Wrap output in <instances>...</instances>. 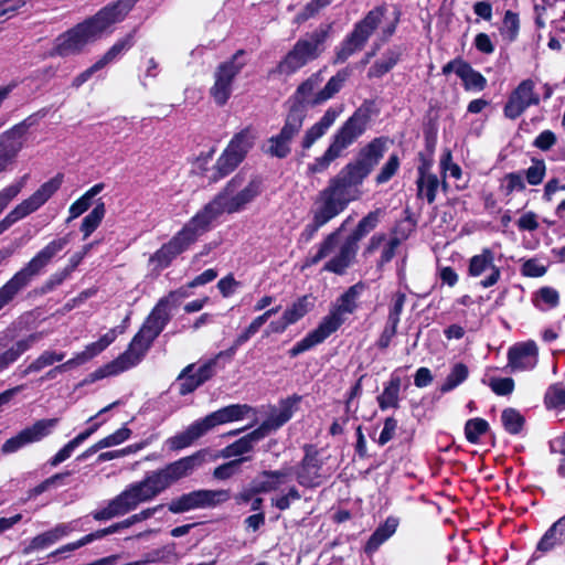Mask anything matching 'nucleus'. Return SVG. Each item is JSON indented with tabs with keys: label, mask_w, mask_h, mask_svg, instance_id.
<instances>
[{
	"label": "nucleus",
	"mask_w": 565,
	"mask_h": 565,
	"mask_svg": "<svg viewBox=\"0 0 565 565\" xmlns=\"http://www.w3.org/2000/svg\"><path fill=\"white\" fill-rule=\"evenodd\" d=\"M44 337L43 332H34L25 338L18 340L8 350L0 354V373L6 371L10 365L19 360V358L29 351L35 343Z\"/></svg>",
	"instance_id": "28"
},
{
	"label": "nucleus",
	"mask_w": 565,
	"mask_h": 565,
	"mask_svg": "<svg viewBox=\"0 0 565 565\" xmlns=\"http://www.w3.org/2000/svg\"><path fill=\"white\" fill-rule=\"evenodd\" d=\"M370 119L369 108H358L331 136L328 148L308 166V171L313 174L326 171L335 159L343 154L347 148L365 132Z\"/></svg>",
	"instance_id": "4"
},
{
	"label": "nucleus",
	"mask_w": 565,
	"mask_h": 565,
	"mask_svg": "<svg viewBox=\"0 0 565 565\" xmlns=\"http://www.w3.org/2000/svg\"><path fill=\"white\" fill-rule=\"evenodd\" d=\"M76 530V521L68 523H60L53 529L41 533L33 537L30 544L25 547L24 553L29 554L34 551L45 550L49 546L55 544L63 537H66L70 533Z\"/></svg>",
	"instance_id": "27"
},
{
	"label": "nucleus",
	"mask_w": 565,
	"mask_h": 565,
	"mask_svg": "<svg viewBox=\"0 0 565 565\" xmlns=\"http://www.w3.org/2000/svg\"><path fill=\"white\" fill-rule=\"evenodd\" d=\"M170 309L171 306L167 303V300L161 298L141 328L157 338L171 318Z\"/></svg>",
	"instance_id": "33"
},
{
	"label": "nucleus",
	"mask_w": 565,
	"mask_h": 565,
	"mask_svg": "<svg viewBox=\"0 0 565 565\" xmlns=\"http://www.w3.org/2000/svg\"><path fill=\"white\" fill-rule=\"evenodd\" d=\"M138 0H118L100 9L94 17L78 23L58 35L50 56H71L81 53L84 47L109 31L113 24L125 19Z\"/></svg>",
	"instance_id": "2"
},
{
	"label": "nucleus",
	"mask_w": 565,
	"mask_h": 565,
	"mask_svg": "<svg viewBox=\"0 0 565 565\" xmlns=\"http://www.w3.org/2000/svg\"><path fill=\"white\" fill-rule=\"evenodd\" d=\"M342 213L330 202L317 194L310 210L311 222L308 223L299 236V243L308 244L316 236L320 227L324 226L335 216Z\"/></svg>",
	"instance_id": "16"
},
{
	"label": "nucleus",
	"mask_w": 565,
	"mask_h": 565,
	"mask_svg": "<svg viewBox=\"0 0 565 565\" xmlns=\"http://www.w3.org/2000/svg\"><path fill=\"white\" fill-rule=\"evenodd\" d=\"M401 385V377L392 375L383 393L377 397V403L382 411L398 407Z\"/></svg>",
	"instance_id": "42"
},
{
	"label": "nucleus",
	"mask_w": 565,
	"mask_h": 565,
	"mask_svg": "<svg viewBox=\"0 0 565 565\" xmlns=\"http://www.w3.org/2000/svg\"><path fill=\"white\" fill-rule=\"evenodd\" d=\"M106 213L105 204L99 202L96 206L83 218L81 231L86 239L102 223Z\"/></svg>",
	"instance_id": "50"
},
{
	"label": "nucleus",
	"mask_w": 565,
	"mask_h": 565,
	"mask_svg": "<svg viewBox=\"0 0 565 565\" xmlns=\"http://www.w3.org/2000/svg\"><path fill=\"white\" fill-rule=\"evenodd\" d=\"M539 103L540 97L534 92V83L531 79H524L511 93L504 106V115L509 119H516L530 106L537 105Z\"/></svg>",
	"instance_id": "19"
},
{
	"label": "nucleus",
	"mask_w": 565,
	"mask_h": 565,
	"mask_svg": "<svg viewBox=\"0 0 565 565\" xmlns=\"http://www.w3.org/2000/svg\"><path fill=\"white\" fill-rule=\"evenodd\" d=\"M249 414L255 415L254 409L249 405L232 404L206 415L201 420L209 433L218 425L242 420L248 417Z\"/></svg>",
	"instance_id": "23"
},
{
	"label": "nucleus",
	"mask_w": 565,
	"mask_h": 565,
	"mask_svg": "<svg viewBox=\"0 0 565 565\" xmlns=\"http://www.w3.org/2000/svg\"><path fill=\"white\" fill-rule=\"evenodd\" d=\"M539 361V348L535 341L515 343L508 351V366L512 371L533 370Z\"/></svg>",
	"instance_id": "22"
},
{
	"label": "nucleus",
	"mask_w": 565,
	"mask_h": 565,
	"mask_svg": "<svg viewBox=\"0 0 565 565\" xmlns=\"http://www.w3.org/2000/svg\"><path fill=\"white\" fill-rule=\"evenodd\" d=\"M383 10L376 8L370 11L366 17L355 24L353 31L337 47L334 63H344L355 52L362 50L369 38L380 24Z\"/></svg>",
	"instance_id": "11"
},
{
	"label": "nucleus",
	"mask_w": 565,
	"mask_h": 565,
	"mask_svg": "<svg viewBox=\"0 0 565 565\" xmlns=\"http://www.w3.org/2000/svg\"><path fill=\"white\" fill-rule=\"evenodd\" d=\"M342 111L343 106L328 108L323 116L312 126H310L302 135L300 141L302 150H309L320 138H322L333 126Z\"/></svg>",
	"instance_id": "24"
},
{
	"label": "nucleus",
	"mask_w": 565,
	"mask_h": 565,
	"mask_svg": "<svg viewBox=\"0 0 565 565\" xmlns=\"http://www.w3.org/2000/svg\"><path fill=\"white\" fill-rule=\"evenodd\" d=\"M399 168V158L397 154L393 153L390 156L388 160L381 168V171L376 175L375 181L379 184L386 183L397 172Z\"/></svg>",
	"instance_id": "63"
},
{
	"label": "nucleus",
	"mask_w": 565,
	"mask_h": 565,
	"mask_svg": "<svg viewBox=\"0 0 565 565\" xmlns=\"http://www.w3.org/2000/svg\"><path fill=\"white\" fill-rule=\"evenodd\" d=\"M340 231L341 228L327 235V237L319 244L317 253L306 259L307 266L317 265L319 262L330 255V253L335 248L338 244Z\"/></svg>",
	"instance_id": "48"
},
{
	"label": "nucleus",
	"mask_w": 565,
	"mask_h": 565,
	"mask_svg": "<svg viewBox=\"0 0 565 565\" xmlns=\"http://www.w3.org/2000/svg\"><path fill=\"white\" fill-rule=\"evenodd\" d=\"M104 349L98 341L88 344L82 352L76 353L71 360L75 366L82 365L99 354Z\"/></svg>",
	"instance_id": "64"
},
{
	"label": "nucleus",
	"mask_w": 565,
	"mask_h": 565,
	"mask_svg": "<svg viewBox=\"0 0 565 565\" xmlns=\"http://www.w3.org/2000/svg\"><path fill=\"white\" fill-rule=\"evenodd\" d=\"M230 498L231 493L228 490L200 489L173 499L168 508L170 512L178 514L195 509L214 508L226 502Z\"/></svg>",
	"instance_id": "13"
},
{
	"label": "nucleus",
	"mask_w": 565,
	"mask_h": 565,
	"mask_svg": "<svg viewBox=\"0 0 565 565\" xmlns=\"http://www.w3.org/2000/svg\"><path fill=\"white\" fill-rule=\"evenodd\" d=\"M381 216V210H375L373 212H370L366 216H364L358 224L356 228L353 231V233L348 237L352 242H354L358 245V242L363 238L367 233H370L372 230H374L379 222Z\"/></svg>",
	"instance_id": "49"
},
{
	"label": "nucleus",
	"mask_w": 565,
	"mask_h": 565,
	"mask_svg": "<svg viewBox=\"0 0 565 565\" xmlns=\"http://www.w3.org/2000/svg\"><path fill=\"white\" fill-rule=\"evenodd\" d=\"M313 308L311 296H302L288 306L281 317L268 326L267 333H282L287 328L302 319Z\"/></svg>",
	"instance_id": "20"
},
{
	"label": "nucleus",
	"mask_w": 565,
	"mask_h": 565,
	"mask_svg": "<svg viewBox=\"0 0 565 565\" xmlns=\"http://www.w3.org/2000/svg\"><path fill=\"white\" fill-rule=\"evenodd\" d=\"M469 371L468 367L462 363H457L451 369L450 373L447 375L444 384L440 387L443 393H447L456 388L468 377Z\"/></svg>",
	"instance_id": "52"
},
{
	"label": "nucleus",
	"mask_w": 565,
	"mask_h": 565,
	"mask_svg": "<svg viewBox=\"0 0 565 565\" xmlns=\"http://www.w3.org/2000/svg\"><path fill=\"white\" fill-rule=\"evenodd\" d=\"M247 459L248 458H238L216 467L213 471V477L217 480L230 479L238 471L239 465Z\"/></svg>",
	"instance_id": "62"
},
{
	"label": "nucleus",
	"mask_w": 565,
	"mask_h": 565,
	"mask_svg": "<svg viewBox=\"0 0 565 565\" xmlns=\"http://www.w3.org/2000/svg\"><path fill=\"white\" fill-rule=\"evenodd\" d=\"M416 185L418 198L426 199L431 204L436 199L439 180L436 174L428 171V167L425 163L418 168Z\"/></svg>",
	"instance_id": "34"
},
{
	"label": "nucleus",
	"mask_w": 565,
	"mask_h": 565,
	"mask_svg": "<svg viewBox=\"0 0 565 565\" xmlns=\"http://www.w3.org/2000/svg\"><path fill=\"white\" fill-rule=\"evenodd\" d=\"M306 113L299 106H291L279 132L263 145V152L271 158L285 159L291 153V145L300 134Z\"/></svg>",
	"instance_id": "9"
},
{
	"label": "nucleus",
	"mask_w": 565,
	"mask_h": 565,
	"mask_svg": "<svg viewBox=\"0 0 565 565\" xmlns=\"http://www.w3.org/2000/svg\"><path fill=\"white\" fill-rule=\"evenodd\" d=\"M406 301V295L403 292H396L393 297L392 303L388 309L387 322L394 326H398L401 315L404 309Z\"/></svg>",
	"instance_id": "61"
},
{
	"label": "nucleus",
	"mask_w": 565,
	"mask_h": 565,
	"mask_svg": "<svg viewBox=\"0 0 565 565\" xmlns=\"http://www.w3.org/2000/svg\"><path fill=\"white\" fill-rule=\"evenodd\" d=\"M134 44L132 34L118 40L97 62L96 67H105L107 64L115 61L124 52L128 51Z\"/></svg>",
	"instance_id": "47"
},
{
	"label": "nucleus",
	"mask_w": 565,
	"mask_h": 565,
	"mask_svg": "<svg viewBox=\"0 0 565 565\" xmlns=\"http://www.w3.org/2000/svg\"><path fill=\"white\" fill-rule=\"evenodd\" d=\"M401 52L397 50H388L381 60L376 61L369 70L367 76L382 77L390 72L398 62Z\"/></svg>",
	"instance_id": "46"
},
{
	"label": "nucleus",
	"mask_w": 565,
	"mask_h": 565,
	"mask_svg": "<svg viewBox=\"0 0 565 565\" xmlns=\"http://www.w3.org/2000/svg\"><path fill=\"white\" fill-rule=\"evenodd\" d=\"M356 252L358 245L350 238H347L340 246L339 252L324 264L323 269L338 275L343 274L351 265Z\"/></svg>",
	"instance_id": "31"
},
{
	"label": "nucleus",
	"mask_w": 565,
	"mask_h": 565,
	"mask_svg": "<svg viewBox=\"0 0 565 565\" xmlns=\"http://www.w3.org/2000/svg\"><path fill=\"white\" fill-rule=\"evenodd\" d=\"M385 141L381 138L372 140L359 153L358 161L371 172L384 154Z\"/></svg>",
	"instance_id": "38"
},
{
	"label": "nucleus",
	"mask_w": 565,
	"mask_h": 565,
	"mask_svg": "<svg viewBox=\"0 0 565 565\" xmlns=\"http://www.w3.org/2000/svg\"><path fill=\"white\" fill-rule=\"evenodd\" d=\"M180 385V394L186 395L195 391L201 384L194 373V365H188L178 377Z\"/></svg>",
	"instance_id": "53"
},
{
	"label": "nucleus",
	"mask_w": 565,
	"mask_h": 565,
	"mask_svg": "<svg viewBox=\"0 0 565 565\" xmlns=\"http://www.w3.org/2000/svg\"><path fill=\"white\" fill-rule=\"evenodd\" d=\"M399 245L401 238L398 236H386L385 234L377 233L370 238L369 244L363 252V255L365 257H369L381 248V256L377 262V266L383 267L385 264L390 263L393 259L396 249Z\"/></svg>",
	"instance_id": "25"
},
{
	"label": "nucleus",
	"mask_w": 565,
	"mask_h": 565,
	"mask_svg": "<svg viewBox=\"0 0 565 565\" xmlns=\"http://www.w3.org/2000/svg\"><path fill=\"white\" fill-rule=\"evenodd\" d=\"M154 339L156 337L140 328L124 353L90 374L92 381L115 376L136 366L150 349Z\"/></svg>",
	"instance_id": "8"
},
{
	"label": "nucleus",
	"mask_w": 565,
	"mask_h": 565,
	"mask_svg": "<svg viewBox=\"0 0 565 565\" xmlns=\"http://www.w3.org/2000/svg\"><path fill=\"white\" fill-rule=\"evenodd\" d=\"M494 254L490 248H483L478 255L471 257L469 263V274L472 277H480L483 274L488 276L480 281L483 288H489L498 282L501 277V270L494 265Z\"/></svg>",
	"instance_id": "21"
},
{
	"label": "nucleus",
	"mask_w": 565,
	"mask_h": 565,
	"mask_svg": "<svg viewBox=\"0 0 565 565\" xmlns=\"http://www.w3.org/2000/svg\"><path fill=\"white\" fill-rule=\"evenodd\" d=\"M255 139L256 136L249 128L242 130L233 137L215 164L220 178L231 173L243 161L252 149Z\"/></svg>",
	"instance_id": "14"
},
{
	"label": "nucleus",
	"mask_w": 565,
	"mask_h": 565,
	"mask_svg": "<svg viewBox=\"0 0 565 565\" xmlns=\"http://www.w3.org/2000/svg\"><path fill=\"white\" fill-rule=\"evenodd\" d=\"M328 38V30L318 29L299 39L277 66L282 75H291L298 70L315 61L323 52V43Z\"/></svg>",
	"instance_id": "7"
},
{
	"label": "nucleus",
	"mask_w": 565,
	"mask_h": 565,
	"mask_svg": "<svg viewBox=\"0 0 565 565\" xmlns=\"http://www.w3.org/2000/svg\"><path fill=\"white\" fill-rule=\"evenodd\" d=\"M207 433L201 419L192 423L185 430L168 438L166 445L172 451L190 447L195 440Z\"/></svg>",
	"instance_id": "30"
},
{
	"label": "nucleus",
	"mask_w": 565,
	"mask_h": 565,
	"mask_svg": "<svg viewBox=\"0 0 565 565\" xmlns=\"http://www.w3.org/2000/svg\"><path fill=\"white\" fill-rule=\"evenodd\" d=\"M364 286L362 284H355L342 294L335 305L331 308L333 312H335L339 317L352 315L358 308V299L361 296Z\"/></svg>",
	"instance_id": "35"
},
{
	"label": "nucleus",
	"mask_w": 565,
	"mask_h": 565,
	"mask_svg": "<svg viewBox=\"0 0 565 565\" xmlns=\"http://www.w3.org/2000/svg\"><path fill=\"white\" fill-rule=\"evenodd\" d=\"M213 221L212 216L202 209L169 242L181 254L209 230Z\"/></svg>",
	"instance_id": "18"
},
{
	"label": "nucleus",
	"mask_w": 565,
	"mask_h": 565,
	"mask_svg": "<svg viewBox=\"0 0 565 565\" xmlns=\"http://www.w3.org/2000/svg\"><path fill=\"white\" fill-rule=\"evenodd\" d=\"M558 301V292L552 287H542L535 294V306L542 310L556 307Z\"/></svg>",
	"instance_id": "57"
},
{
	"label": "nucleus",
	"mask_w": 565,
	"mask_h": 565,
	"mask_svg": "<svg viewBox=\"0 0 565 565\" xmlns=\"http://www.w3.org/2000/svg\"><path fill=\"white\" fill-rule=\"evenodd\" d=\"M263 180L254 177L246 180L242 174L233 177L224 189L203 209L216 220L224 213H238L254 202L263 192Z\"/></svg>",
	"instance_id": "3"
},
{
	"label": "nucleus",
	"mask_w": 565,
	"mask_h": 565,
	"mask_svg": "<svg viewBox=\"0 0 565 565\" xmlns=\"http://www.w3.org/2000/svg\"><path fill=\"white\" fill-rule=\"evenodd\" d=\"M244 51H237L230 60L221 63L214 72V84L210 94L218 106L227 103L233 90V81L245 66Z\"/></svg>",
	"instance_id": "12"
},
{
	"label": "nucleus",
	"mask_w": 565,
	"mask_h": 565,
	"mask_svg": "<svg viewBox=\"0 0 565 565\" xmlns=\"http://www.w3.org/2000/svg\"><path fill=\"white\" fill-rule=\"evenodd\" d=\"M213 221L212 216L202 209L169 242L181 254L209 230Z\"/></svg>",
	"instance_id": "17"
},
{
	"label": "nucleus",
	"mask_w": 565,
	"mask_h": 565,
	"mask_svg": "<svg viewBox=\"0 0 565 565\" xmlns=\"http://www.w3.org/2000/svg\"><path fill=\"white\" fill-rule=\"evenodd\" d=\"M532 164L524 171L525 179L531 185H539L546 174V163L543 159L532 158Z\"/></svg>",
	"instance_id": "54"
},
{
	"label": "nucleus",
	"mask_w": 565,
	"mask_h": 565,
	"mask_svg": "<svg viewBox=\"0 0 565 565\" xmlns=\"http://www.w3.org/2000/svg\"><path fill=\"white\" fill-rule=\"evenodd\" d=\"M565 542V515L554 522L537 543V550L550 552Z\"/></svg>",
	"instance_id": "37"
},
{
	"label": "nucleus",
	"mask_w": 565,
	"mask_h": 565,
	"mask_svg": "<svg viewBox=\"0 0 565 565\" xmlns=\"http://www.w3.org/2000/svg\"><path fill=\"white\" fill-rule=\"evenodd\" d=\"M264 438V434L256 428L215 455L204 448L170 462L161 469L151 471L142 480L127 486L122 492L109 500L105 508L94 511L93 518L96 521H106L125 515L139 504L151 501L179 480L190 477L209 461L218 458H244L243 456L253 451L255 445Z\"/></svg>",
	"instance_id": "1"
},
{
	"label": "nucleus",
	"mask_w": 565,
	"mask_h": 565,
	"mask_svg": "<svg viewBox=\"0 0 565 565\" xmlns=\"http://www.w3.org/2000/svg\"><path fill=\"white\" fill-rule=\"evenodd\" d=\"M28 174L23 175L15 183H12L0 191V214L8 207L10 202L18 196L25 185Z\"/></svg>",
	"instance_id": "56"
},
{
	"label": "nucleus",
	"mask_w": 565,
	"mask_h": 565,
	"mask_svg": "<svg viewBox=\"0 0 565 565\" xmlns=\"http://www.w3.org/2000/svg\"><path fill=\"white\" fill-rule=\"evenodd\" d=\"M501 420L504 429L510 434H519L523 427V416L513 408H507L502 412Z\"/></svg>",
	"instance_id": "55"
},
{
	"label": "nucleus",
	"mask_w": 565,
	"mask_h": 565,
	"mask_svg": "<svg viewBox=\"0 0 565 565\" xmlns=\"http://www.w3.org/2000/svg\"><path fill=\"white\" fill-rule=\"evenodd\" d=\"M301 499L300 492L296 487H289L287 492L277 494L270 499L273 507L280 511L290 508L291 503Z\"/></svg>",
	"instance_id": "59"
},
{
	"label": "nucleus",
	"mask_w": 565,
	"mask_h": 565,
	"mask_svg": "<svg viewBox=\"0 0 565 565\" xmlns=\"http://www.w3.org/2000/svg\"><path fill=\"white\" fill-rule=\"evenodd\" d=\"M57 423V418L40 419L35 422L31 427H26L15 436L9 438L2 445V454H13L29 444L41 440L51 434Z\"/></svg>",
	"instance_id": "15"
},
{
	"label": "nucleus",
	"mask_w": 565,
	"mask_h": 565,
	"mask_svg": "<svg viewBox=\"0 0 565 565\" xmlns=\"http://www.w3.org/2000/svg\"><path fill=\"white\" fill-rule=\"evenodd\" d=\"M345 81V75L338 73L337 75L332 76L326 86L317 92L311 100V106H317L326 103L327 100L331 99L337 93L340 92V89L343 86V83Z\"/></svg>",
	"instance_id": "44"
},
{
	"label": "nucleus",
	"mask_w": 565,
	"mask_h": 565,
	"mask_svg": "<svg viewBox=\"0 0 565 565\" xmlns=\"http://www.w3.org/2000/svg\"><path fill=\"white\" fill-rule=\"evenodd\" d=\"M321 462L316 455L307 454L297 470V481L300 486L315 488L321 484Z\"/></svg>",
	"instance_id": "29"
},
{
	"label": "nucleus",
	"mask_w": 565,
	"mask_h": 565,
	"mask_svg": "<svg viewBox=\"0 0 565 565\" xmlns=\"http://www.w3.org/2000/svg\"><path fill=\"white\" fill-rule=\"evenodd\" d=\"M26 124L20 122L0 135V157L13 162L23 147V138L26 132Z\"/></svg>",
	"instance_id": "26"
},
{
	"label": "nucleus",
	"mask_w": 565,
	"mask_h": 565,
	"mask_svg": "<svg viewBox=\"0 0 565 565\" xmlns=\"http://www.w3.org/2000/svg\"><path fill=\"white\" fill-rule=\"evenodd\" d=\"M63 174H56L44 182L32 195L15 205L1 221L0 235L9 230L13 224L28 215L36 212L43 206L61 188Z\"/></svg>",
	"instance_id": "10"
},
{
	"label": "nucleus",
	"mask_w": 565,
	"mask_h": 565,
	"mask_svg": "<svg viewBox=\"0 0 565 565\" xmlns=\"http://www.w3.org/2000/svg\"><path fill=\"white\" fill-rule=\"evenodd\" d=\"M457 75L461 78L467 90H482L487 85V79L482 74L473 70L467 62L459 65Z\"/></svg>",
	"instance_id": "43"
},
{
	"label": "nucleus",
	"mask_w": 565,
	"mask_h": 565,
	"mask_svg": "<svg viewBox=\"0 0 565 565\" xmlns=\"http://www.w3.org/2000/svg\"><path fill=\"white\" fill-rule=\"evenodd\" d=\"M323 78L321 72L312 74L306 79L296 90L295 103L292 106H299L303 111V104L311 105V100L315 96V89L320 86Z\"/></svg>",
	"instance_id": "40"
},
{
	"label": "nucleus",
	"mask_w": 565,
	"mask_h": 565,
	"mask_svg": "<svg viewBox=\"0 0 565 565\" xmlns=\"http://www.w3.org/2000/svg\"><path fill=\"white\" fill-rule=\"evenodd\" d=\"M344 322L343 317H339L335 312H330L321 320L319 326L309 332L313 341L319 344L323 342L328 337L335 332Z\"/></svg>",
	"instance_id": "39"
},
{
	"label": "nucleus",
	"mask_w": 565,
	"mask_h": 565,
	"mask_svg": "<svg viewBox=\"0 0 565 565\" xmlns=\"http://www.w3.org/2000/svg\"><path fill=\"white\" fill-rule=\"evenodd\" d=\"M489 428L487 420L482 418H472L467 420L465 425V436L471 444H477L481 435H483Z\"/></svg>",
	"instance_id": "58"
},
{
	"label": "nucleus",
	"mask_w": 565,
	"mask_h": 565,
	"mask_svg": "<svg viewBox=\"0 0 565 565\" xmlns=\"http://www.w3.org/2000/svg\"><path fill=\"white\" fill-rule=\"evenodd\" d=\"M299 401V397L295 399L288 398L282 401L279 407L274 411L269 417L258 427L266 437L270 431L278 429L284 424H286L294 414V406Z\"/></svg>",
	"instance_id": "32"
},
{
	"label": "nucleus",
	"mask_w": 565,
	"mask_h": 565,
	"mask_svg": "<svg viewBox=\"0 0 565 565\" xmlns=\"http://www.w3.org/2000/svg\"><path fill=\"white\" fill-rule=\"evenodd\" d=\"M289 473L286 470H265L260 472L253 481L259 493H267L279 490Z\"/></svg>",
	"instance_id": "36"
},
{
	"label": "nucleus",
	"mask_w": 565,
	"mask_h": 565,
	"mask_svg": "<svg viewBox=\"0 0 565 565\" xmlns=\"http://www.w3.org/2000/svg\"><path fill=\"white\" fill-rule=\"evenodd\" d=\"M179 253L171 245L170 242L164 244L156 254L151 257V262L157 263L160 268H164L170 265L172 259H174Z\"/></svg>",
	"instance_id": "60"
},
{
	"label": "nucleus",
	"mask_w": 565,
	"mask_h": 565,
	"mask_svg": "<svg viewBox=\"0 0 565 565\" xmlns=\"http://www.w3.org/2000/svg\"><path fill=\"white\" fill-rule=\"evenodd\" d=\"M548 409H565V386L561 383L551 385L544 396Z\"/></svg>",
	"instance_id": "51"
},
{
	"label": "nucleus",
	"mask_w": 565,
	"mask_h": 565,
	"mask_svg": "<svg viewBox=\"0 0 565 565\" xmlns=\"http://www.w3.org/2000/svg\"><path fill=\"white\" fill-rule=\"evenodd\" d=\"M68 244V238L60 237L51 241L40 249L20 270L0 287V311L14 299L39 276L52 259Z\"/></svg>",
	"instance_id": "5"
},
{
	"label": "nucleus",
	"mask_w": 565,
	"mask_h": 565,
	"mask_svg": "<svg viewBox=\"0 0 565 565\" xmlns=\"http://www.w3.org/2000/svg\"><path fill=\"white\" fill-rule=\"evenodd\" d=\"M369 171L356 160L347 164L318 194L343 212L350 202L360 196L358 185L369 175Z\"/></svg>",
	"instance_id": "6"
},
{
	"label": "nucleus",
	"mask_w": 565,
	"mask_h": 565,
	"mask_svg": "<svg viewBox=\"0 0 565 565\" xmlns=\"http://www.w3.org/2000/svg\"><path fill=\"white\" fill-rule=\"evenodd\" d=\"M105 185L104 183H97L93 185L89 190H87L79 199H77L71 206H70V217L68 221L74 220L82 215L84 212H86L93 198H95L98 193H100L104 190Z\"/></svg>",
	"instance_id": "45"
},
{
	"label": "nucleus",
	"mask_w": 565,
	"mask_h": 565,
	"mask_svg": "<svg viewBox=\"0 0 565 565\" xmlns=\"http://www.w3.org/2000/svg\"><path fill=\"white\" fill-rule=\"evenodd\" d=\"M65 358L64 352L53 350L43 351L36 359H34L21 373L22 376H28L32 373H39L43 369L62 362Z\"/></svg>",
	"instance_id": "41"
}]
</instances>
